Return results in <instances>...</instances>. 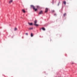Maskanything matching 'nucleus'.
I'll list each match as a JSON object with an SVG mask.
<instances>
[{"label": "nucleus", "mask_w": 77, "mask_h": 77, "mask_svg": "<svg viewBox=\"0 0 77 77\" xmlns=\"http://www.w3.org/2000/svg\"><path fill=\"white\" fill-rule=\"evenodd\" d=\"M31 8H32L35 11H37V8H35V6L33 5H31L30 6Z\"/></svg>", "instance_id": "1"}, {"label": "nucleus", "mask_w": 77, "mask_h": 77, "mask_svg": "<svg viewBox=\"0 0 77 77\" xmlns=\"http://www.w3.org/2000/svg\"><path fill=\"white\" fill-rule=\"evenodd\" d=\"M36 23H37V21L36 20H35L34 21V26H38L39 25H38V24H37Z\"/></svg>", "instance_id": "2"}, {"label": "nucleus", "mask_w": 77, "mask_h": 77, "mask_svg": "<svg viewBox=\"0 0 77 77\" xmlns=\"http://www.w3.org/2000/svg\"><path fill=\"white\" fill-rule=\"evenodd\" d=\"M43 14V11H40L39 13V14Z\"/></svg>", "instance_id": "3"}, {"label": "nucleus", "mask_w": 77, "mask_h": 77, "mask_svg": "<svg viewBox=\"0 0 77 77\" xmlns=\"http://www.w3.org/2000/svg\"><path fill=\"white\" fill-rule=\"evenodd\" d=\"M13 2V0H10L9 1V4H11V3H12Z\"/></svg>", "instance_id": "4"}, {"label": "nucleus", "mask_w": 77, "mask_h": 77, "mask_svg": "<svg viewBox=\"0 0 77 77\" xmlns=\"http://www.w3.org/2000/svg\"><path fill=\"white\" fill-rule=\"evenodd\" d=\"M47 12H48V8H46L45 9V12L47 13Z\"/></svg>", "instance_id": "5"}, {"label": "nucleus", "mask_w": 77, "mask_h": 77, "mask_svg": "<svg viewBox=\"0 0 77 77\" xmlns=\"http://www.w3.org/2000/svg\"><path fill=\"white\" fill-rule=\"evenodd\" d=\"M28 24L30 25V26H32V25H33L32 23H28Z\"/></svg>", "instance_id": "6"}, {"label": "nucleus", "mask_w": 77, "mask_h": 77, "mask_svg": "<svg viewBox=\"0 0 77 77\" xmlns=\"http://www.w3.org/2000/svg\"><path fill=\"white\" fill-rule=\"evenodd\" d=\"M42 30H43L44 31H45V29L44 27L42 28Z\"/></svg>", "instance_id": "7"}, {"label": "nucleus", "mask_w": 77, "mask_h": 77, "mask_svg": "<svg viewBox=\"0 0 77 77\" xmlns=\"http://www.w3.org/2000/svg\"><path fill=\"white\" fill-rule=\"evenodd\" d=\"M31 37H33V34L32 33H31Z\"/></svg>", "instance_id": "8"}, {"label": "nucleus", "mask_w": 77, "mask_h": 77, "mask_svg": "<svg viewBox=\"0 0 77 77\" xmlns=\"http://www.w3.org/2000/svg\"><path fill=\"white\" fill-rule=\"evenodd\" d=\"M22 11L23 12V13H25V12H26V11H25V10L24 9H23L22 10Z\"/></svg>", "instance_id": "9"}, {"label": "nucleus", "mask_w": 77, "mask_h": 77, "mask_svg": "<svg viewBox=\"0 0 77 77\" xmlns=\"http://www.w3.org/2000/svg\"><path fill=\"white\" fill-rule=\"evenodd\" d=\"M66 13H65L64 14H63V16L64 17H65V16H66Z\"/></svg>", "instance_id": "10"}, {"label": "nucleus", "mask_w": 77, "mask_h": 77, "mask_svg": "<svg viewBox=\"0 0 77 77\" xmlns=\"http://www.w3.org/2000/svg\"><path fill=\"white\" fill-rule=\"evenodd\" d=\"M29 29V30H32L33 29V27L30 28Z\"/></svg>", "instance_id": "11"}, {"label": "nucleus", "mask_w": 77, "mask_h": 77, "mask_svg": "<svg viewBox=\"0 0 77 77\" xmlns=\"http://www.w3.org/2000/svg\"><path fill=\"white\" fill-rule=\"evenodd\" d=\"M63 3H64V5H66V2L64 1L63 2Z\"/></svg>", "instance_id": "12"}, {"label": "nucleus", "mask_w": 77, "mask_h": 77, "mask_svg": "<svg viewBox=\"0 0 77 77\" xmlns=\"http://www.w3.org/2000/svg\"><path fill=\"white\" fill-rule=\"evenodd\" d=\"M17 30V28H15V29H14V30L15 31H16V30Z\"/></svg>", "instance_id": "13"}, {"label": "nucleus", "mask_w": 77, "mask_h": 77, "mask_svg": "<svg viewBox=\"0 0 77 77\" xmlns=\"http://www.w3.org/2000/svg\"><path fill=\"white\" fill-rule=\"evenodd\" d=\"M36 8H39V6H37Z\"/></svg>", "instance_id": "14"}, {"label": "nucleus", "mask_w": 77, "mask_h": 77, "mask_svg": "<svg viewBox=\"0 0 77 77\" xmlns=\"http://www.w3.org/2000/svg\"><path fill=\"white\" fill-rule=\"evenodd\" d=\"M25 34L26 35H28V33H26Z\"/></svg>", "instance_id": "15"}, {"label": "nucleus", "mask_w": 77, "mask_h": 77, "mask_svg": "<svg viewBox=\"0 0 77 77\" xmlns=\"http://www.w3.org/2000/svg\"><path fill=\"white\" fill-rule=\"evenodd\" d=\"M55 15H56V14H55Z\"/></svg>", "instance_id": "16"}]
</instances>
